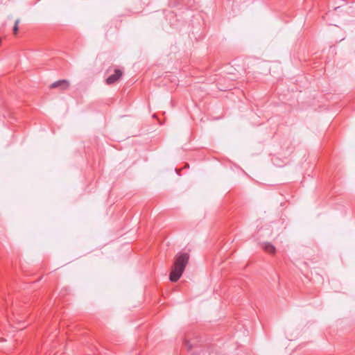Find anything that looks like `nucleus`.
I'll return each mask as SVG.
<instances>
[{
  "label": "nucleus",
  "instance_id": "1",
  "mask_svg": "<svg viewBox=\"0 0 355 355\" xmlns=\"http://www.w3.org/2000/svg\"><path fill=\"white\" fill-rule=\"evenodd\" d=\"M189 255L187 252L178 253L175 259L174 264L169 275L172 282H176L182 276L188 263Z\"/></svg>",
  "mask_w": 355,
  "mask_h": 355
},
{
  "label": "nucleus",
  "instance_id": "2",
  "mask_svg": "<svg viewBox=\"0 0 355 355\" xmlns=\"http://www.w3.org/2000/svg\"><path fill=\"white\" fill-rule=\"evenodd\" d=\"M123 72L120 69H114L113 73L110 74L106 79L105 83L107 85H113L118 82L122 77Z\"/></svg>",
  "mask_w": 355,
  "mask_h": 355
},
{
  "label": "nucleus",
  "instance_id": "3",
  "mask_svg": "<svg viewBox=\"0 0 355 355\" xmlns=\"http://www.w3.org/2000/svg\"><path fill=\"white\" fill-rule=\"evenodd\" d=\"M70 87V83L69 80H57L54 83H53L51 85H50V88L51 89H54V88H60V89L61 91H65L67 89H68Z\"/></svg>",
  "mask_w": 355,
  "mask_h": 355
},
{
  "label": "nucleus",
  "instance_id": "4",
  "mask_svg": "<svg viewBox=\"0 0 355 355\" xmlns=\"http://www.w3.org/2000/svg\"><path fill=\"white\" fill-rule=\"evenodd\" d=\"M261 247L263 250L270 254H274L276 251L275 247L269 242L263 243Z\"/></svg>",
  "mask_w": 355,
  "mask_h": 355
},
{
  "label": "nucleus",
  "instance_id": "5",
  "mask_svg": "<svg viewBox=\"0 0 355 355\" xmlns=\"http://www.w3.org/2000/svg\"><path fill=\"white\" fill-rule=\"evenodd\" d=\"M19 19H17L15 22V26L13 27V34L17 35L19 30Z\"/></svg>",
  "mask_w": 355,
  "mask_h": 355
},
{
  "label": "nucleus",
  "instance_id": "6",
  "mask_svg": "<svg viewBox=\"0 0 355 355\" xmlns=\"http://www.w3.org/2000/svg\"><path fill=\"white\" fill-rule=\"evenodd\" d=\"M186 345L189 347V349H191L193 347L192 345L190 343V341L189 340H186Z\"/></svg>",
  "mask_w": 355,
  "mask_h": 355
},
{
  "label": "nucleus",
  "instance_id": "7",
  "mask_svg": "<svg viewBox=\"0 0 355 355\" xmlns=\"http://www.w3.org/2000/svg\"><path fill=\"white\" fill-rule=\"evenodd\" d=\"M111 71H112V69H111V68H110V69H108L107 70V73H110V72H111Z\"/></svg>",
  "mask_w": 355,
  "mask_h": 355
},
{
  "label": "nucleus",
  "instance_id": "8",
  "mask_svg": "<svg viewBox=\"0 0 355 355\" xmlns=\"http://www.w3.org/2000/svg\"><path fill=\"white\" fill-rule=\"evenodd\" d=\"M156 120H157V123H158V122H159V123H161L159 122V119H158V118H157V117L156 118Z\"/></svg>",
  "mask_w": 355,
  "mask_h": 355
},
{
  "label": "nucleus",
  "instance_id": "9",
  "mask_svg": "<svg viewBox=\"0 0 355 355\" xmlns=\"http://www.w3.org/2000/svg\"><path fill=\"white\" fill-rule=\"evenodd\" d=\"M153 118H155V114H153Z\"/></svg>",
  "mask_w": 355,
  "mask_h": 355
}]
</instances>
